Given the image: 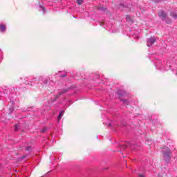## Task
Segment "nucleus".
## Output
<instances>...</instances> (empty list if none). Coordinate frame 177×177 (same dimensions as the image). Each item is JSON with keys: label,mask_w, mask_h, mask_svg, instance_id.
<instances>
[{"label": "nucleus", "mask_w": 177, "mask_h": 177, "mask_svg": "<svg viewBox=\"0 0 177 177\" xmlns=\"http://www.w3.org/2000/svg\"><path fill=\"white\" fill-rule=\"evenodd\" d=\"M45 131H46V128H44L41 130V133H44V132H45Z\"/></svg>", "instance_id": "obj_10"}, {"label": "nucleus", "mask_w": 177, "mask_h": 177, "mask_svg": "<svg viewBox=\"0 0 177 177\" xmlns=\"http://www.w3.org/2000/svg\"><path fill=\"white\" fill-rule=\"evenodd\" d=\"M26 151H31V147L28 146L26 149Z\"/></svg>", "instance_id": "obj_9"}, {"label": "nucleus", "mask_w": 177, "mask_h": 177, "mask_svg": "<svg viewBox=\"0 0 177 177\" xmlns=\"http://www.w3.org/2000/svg\"><path fill=\"white\" fill-rule=\"evenodd\" d=\"M162 154L165 161H169V160H171V154H172L171 149L169 148L166 149L165 151H162Z\"/></svg>", "instance_id": "obj_1"}, {"label": "nucleus", "mask_w": 177, "mask_h": 177, "mask_svg": "<svg viewBox=\"0 0 177 177\" xmlns=\"http://www.w3.org/2000/svg\"><path fill=\"white\" fill-rule=\"evenodd\" d=\"M122 102H124V103H127L128 101H127V100H123Z\"/></svg>", "instance_id": "obj_13"}, {"label": "nucleus", "mask_w": 177, "mask_h": 177, "mask_svg": "<svg viewBox=\"0 0 177 177\" xmlns=\"http://www.w3.org/2000/svg\"><path fill=\"white\" fill-rule=\"evenodd\" d=\"M67 92H68V89H64L62 92H60V93H58L57 97H59V96H60L61 95H63L64 93H66Z\"/></svg>", "instance_id": "obj_6"}, {"label": "nucleus", "mask_w": 177, "mask_h": 177, "mask_svg": "<svg viewBox=\"0 0 177 177\" xmlns=\"http://www.w3.org/2000/svg\"><path fill=\"white\" fill-rule=\"evenodd\" d=\"M0 31L1 32H5L6 31V25L0 24Z\"/></svg>", "instance_id": "obj_3"}, {"label": "nucleus", "mask_w": 177, "mask_h": 177, "mask_svg": "<svg viewBox=\"0 0 177 177\" xmlns=\"http://www.w3.org/2000/svg\"><path fill=\"white\" fill-rule=\"evenodd\" d=\"M22 158H24V156H22Z\"/></svg>", "instance_id": "obj_14"}, {"label": "nucleus", "mask_w": 177, "mask_h": 177, "mask_svg": "<svg viewBox=\"0 0 177 177\" xmlns=\"http://www.w3.org/2000/svg\"><path fill=\"white\" fill-rule=\"evenodd\" d=\"M64 113V111H62L60 112L59 115H58V120H61L62 117H63V113Z\"/></svg>", "instance_id": "obj_7"}, {"label": "nucleus", "mask_w": 177, "mask_h": 177, "mask_svg": "<svg viewBox=\"0 0 177 177\" xmlns=\"http://www.w3.org/2000/svg\"><path fill=\"white\" fill-rule=\"evenodd\" d=\"M96 9L97 10H99L100 12H106V10H107V8H106L105 7H99V6H97L96 7Z\"/></svg>", "instance_id": "obj_4"}, {"label": "nucleus", "mask_w": 177, "mask_h": 177, "mask_svg": "<svg viewBox=\"0 0 177 177\" xmlns=\"http://www.w3.org/2000/svg\"><path fill=\"white\" fill-rule=\"evenodd\" d=\"M147 42L148 44H154L156 42V38L151 37L148 39Z\"/></svg>", "instance_id": "obj_5"}, {"label": "nucleus", "mask_w": 177, "mask_h": 177, "mask_svg": "<svg viewBox=\"0 0 177 177\" xmlns=\"http://www.w3.org/2000/svg\"><path fill=\"white\" fill-rule=\"evenodd\" d=\"M18 127H17V125H15V131H17V129H18Z\"/></svg>", "instance_id": "obj_11"}, {"label": "nucleus", "mask_w": 177, "mask_h": 177, "mask_svg": "<svg viewBox=\"0 0 177 177\" xmlns=\"http://www.w3.org/2000/svg\"><path fill=\"white\" fill-rule=\"evenodd\" d=\"M158 16L160 19H167V13L161 10L158 12Z\"/></svg>", "instance_id": "obj_2"}, {"label": "nucleus", "mask_w": 177, "mask_h": 177, "mask_svg": "<svg viewBox=\"0 0 177 177\" xmlns=\"http://www.w3.org/2000/svg\"><path fill=\"white\" fill-rule=\"evenodd\" d=\"M83 2H84V1H82V0H77V3L78 5H82Z\"/></svg>", "instance_id": "obj_8"}, {"label": "nucleus", "mask_w": 177, "mask_h": 177, "mask_svg": "<svg viewBox=\"0 0 177 177\" xmlns=\"http://www.w3.org/2000/svg\"><path fill=\"white\" fill-rule=\"evenodd\" d=\"M138 177H145L143 174H139Z\"/></svg>", "instance_id": "obj_12"}, {"label": "nucleus", "mask_w": 177, "mask_h": 177, "mask_svg": "<svg viewBox=\"0 0 177 177\" xmlns=\"http://www.w3.org/2000/svg\"><path fill=\"white\" fill-rule=\"evenodd\" d=\"M176 19H177V15H176Z\"/></svg>", "instance_id": "obj_15"}]
</instances>
